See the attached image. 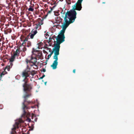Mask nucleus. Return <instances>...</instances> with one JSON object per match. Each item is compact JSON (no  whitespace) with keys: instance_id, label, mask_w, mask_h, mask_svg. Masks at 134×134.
I'll use <instances>...</instances> for the list:
<instances>
[{"instance_id":"1","label":"nucleus","mask_w":134,"mask_h":134,"mask_svg":"<svg viewBox=\"0 0 134 134\" xmlns=\"http://www.w3.org/2000/svg\"><path fill=\"white\" fill-rule=\"evenodd\" d=\"M67 16H68V15H66V16L64 18V22L61 26L62 29L60 31V34L57 37H54L53 38L54 48L53 49L54 51V55L53 59L54 60L52 65H51L53 69H55L57 68L58 64V56L59 54L60 45L61 43L64 41L65 37L64 34L65 30L69 25L74 21V19L73 21H70V19L67 18Z\"/></svg>"},{"instance_id":"2","label":"nucleus","mask_w":134,"mask_h":134,"mask_svg":"<svg viewBox=\"0 0 134 134\" xmlns=\"http://www.w3.org/2000/svg\"><path fill=\"white\" fill-rule=\"evenodd\" d=\"M82 1L83 0H78L77 2L72 6V9L68 12L66 13L65 18L66 16V15H67L68 16H67V18L70 19V21H73L74 19L75 20L76 18V15L75 10H81L82 8L81 3Z\"/></svg>"},{"instance_id":"3","label":"nucleus","mask_w":134,"mask_h":134,"mask_svg":"<svg viewBox=\"0 0 134 134\" xmlns=\"http://www.w3.org/2000/svg\"><path fill=\"white\" fill-rule=\"evenodd\" d=\"M37 58L35 57L34 55L33 54L31 57H29L27 59L26 62L27 63L29 62H31L34 64L37 62Z\"/></svg>"},{"instance_id":"4","label":"nucleus","mask_w":134,"mask_h":134,"mask_svg":"<svg viewBox=\"0 0 134 134\" xmlns=\"http://www.w3.org/2000/svg\"><path fill=\"white\" fill-rule=\"evenodd\" d=\"M30 74V72L28 69L23 71L22 72V76L23 77H25L24 81H25V83H26L27 81L26 79L27 77L29 76Z\"/></svg>"},{"instance_id":"5","label":"nucleus","mask_w":134,"mask_h":134,"mask_svg":"<svg viewBox=\"0 0 134 134\" xmlns=\"http://www.w3.org/2000/svg\"><path fill=\"white\" fill-rule=\"evenodd\" d=\"M15 56H14L13 55L12 56L11 58L9 59L10 60V65H8L7 66L5 69V70L7 69L8 71H9L10 70V69L11 68L13 65V64L12 62L13 61L15 58Z\"/></svg>"},{"instance_id":"6","label":"nucleus","mask_w":134,"mask_h":134,"mask_svg":"<svg viewBox=\"0 0 134 134\" xmlns=\"http://www.w3.org/2000/svg\"><path fill=\"white\" fill-rule=\"evenodd\" d=\"M24 91L26 93L30 91L31 89V87L30 85L25 84L23 86Z\"/></svg>"},{"instance_id":"7","label":"nucleus","mask_w":134,"mask_h":134,"mask_svg":"<svg viewBox=\"0 0 134 134\" xmlns=\"http://www.w3.org/2000/svg\"><path fill=\"white\" fill-rule=\"evenodd\" d=\"M33 54L34 55L35 57L37 58L41 59V57L42 56V53L41 52L38 51H34L33 52Z\"/></svg>"},{"instance_id":"8","label":"nucleus","mask_w":134,"mask_h":134,"mask_svg":"<svg viewBox=\"0 0 134 134\" xmlns=\"http://www.w3.org/2000/svg\"><path fill=\"white\" fill-rule=\"evenodd\" d=\"M18 122H16L15 124L13 125L14 127L12 129V130L13 132H15V130L16 128H18V125L20 123L23 122V121L21 119H19Z\"/></svg>"},{"instance_id":"9","label":"nucleus","mask_w":134,"mask_h":134,"mask_svg":"<svg viewBox=\"0 0 134 134\" xmlns=\"http://www.w3.org/2000/svg\"><path fill=\"white\" fill-rule=\"evenodd\" d=\"M37 32L36 30L33 29L30 33L28 36H30L31 38L33 39L34 36L37 34Z\"/></svg>"},{"instance_id":"10","label":"nucleus","mask_w":134,"mask_h":134,"mask_svg":"<svg viewBox=\"0 0 134 134\" xmlns=\"http://www.w3.org/2000/svg\"><path fill=\"white\" fill-rule=\"evenodd\" d=\"M43 52L44 53L48 54L49 52H51V48L48 47L47 45L43 47Z\"/></svg>"},{"instance_id":"11","label":"nucleus","mask_w":134,"mask_h":134,"mask_svg":"<svg viewBox=\"0 0 134 134\" xmlns=\"http://www.w3.org/2000/svg\"><path fill=\"white\" fill-rule=\"evenodd\" d=\"M20 52L21 51H20V49H19H19H16V51L14 52V55L15 56L18 55H19Z\"/></svg>"},{"instance_id":"12","label":"nucleus","mask_w":134,"mask_h":134,"mask_svg":"<svg viewBox=\"0 0 134 134\" xmlns=\"http://www.w3.org/2000/svg\"><path fill=\"white\" fill-rule=\"evenodd\" d=\"M43 43L42 42H40L37 44L38 48L39 49H41L43 48Z\"/></svg>"},{"instance_id":"13","label":"nucleus","mask_w":134,"mask_h":134,"mask_svg":"<svg viewBox=\"0 0 134 134\" xmlns=\"http://www.w3.org/2000/svg\"><path fill=\"white\" fill-rule=\"evenodd\" d=\"M29 8L28 9L29 11L33 12L34 10V4L31 5L29 6Z\"/></svg>"},{"instance_id":"14","label":"nucleus","mask_w":134,"mask_h":134,"mask_svg":"<svg viewBox=\"0 0 134 134\" xmlns=\"http://www.w3.org/2000/svg\"><path fill=\"white\" fill-rule=\"evenodd\" d=\"M19 49H20L21 51H26V48L24 46H21L19 47Z\"/></svg>"},{"instance_id":"15","label":"nucleus","mask_w":134,"mask_h":134,"mask_svg":"<svg viewBox=\"0 0 134 134\" xmlns=\"http://www.w3.org/2000/svg\"><path fill=\"white\" fill-rule=\"evenodd\" d=\"M51 53L48 55V59H49L53 53V51H52Z\"/></svg>"},{"instance_id":"16","label":"nucleus","mask_w":134,"mask_h":134,"mask_svg":"<svg viewBox=\"0 0 134 134\" xmlns=\"http://www.w3.org/2000/svg\"><path fill=\"white\" fill-rule=\"evenodd\" d=\"M26 113L25 112V111H24V113L21 116L22 117H24L25 116H26Z\"/></svg>"},{"instance_id":"17","label":"nucleus","mask_w":134,"mask_h":134,"mask_svg":"<svg viewBox=\"0 0 134 134\" xmlns=\"http://www.w3.org/2000/svg\"><path fill=\"white\" fill-rule=\"evenodd\" d=\"M31 45V42H30L28 41L27 42V46L28 47H29Z\"/></svg>"},{"instance_id":"18","label":"nucleus","mask_w":134,"mask_h":134,"mask_svg":"<svg viewBox=\"0 0 134 134\" xmlns=\"http://www.w3.org/2000/svg\"><path fill=\"white\" fill-rule=\"evenodd\" d=\"M27 38H26L24 40L23 42L22 43V44H23L24 43H25L27 41Z\"/></svg>"},{"instance_id":"19","label":"nucleus","mask_w":134,"mask_h":134,"mask_svg":"<svg viewBox=\"0 0 134 134\" xmlns=\"http://www.w3.org/2000/svg\"><path fill=\"white\" fill-rule=\"evenodd\" d=\"M26 120L29 122H30L31 121V119L30 118H28V117H27Z\"/></svg>"},{"instance_id":"20","label":"nucleus","mask_w":134,"mask_h":134,"mask_svg":"<svg viewBox=\"0 0 134 134\" xmlns=\"http://www.w3.org/2000/svg\"><path fill=\"white\" fill-rule=\"evenodd\" d=\"M30 95H29V94H27V95H25L24 96V98H25L27 97H29Z\"/></svg>"},{"instance_id":"21","label":"nucleus","mask_w":134,"mask_h":134,"mask_svg":"<svg viewBox=\"0 0 134 134\" xmlns=\"http://www.w3.org/2000/svg\"><path fill=\"white\" fill-rule=\"evenodd\" d=\"M23 104V105H24V107H23V109H24L26 107V106L25 105H24V103Z\"/></svg>"},{"instance_id":"22","label":"nucleus","mask_w":134,"mask_h":134,"mask_svg":"<svg viewBox=\"0 0 134 134\" xmlns=\"http://www.w3.org/2000/svg\"><path fill=\"white\" fill-rule=\"evenodd\" d=\"M45 76L44 75L42 77H41V79H42L43 78L44 76Z\"/></svg>"},{"instance_id":"23","label":"nucleus","mask_w":134,"mask_h":134,"mask_svg":"<svg viewBox=\"0 0 134 134\" xmlns=\"http://www.w3.org/2000/svg\"><path fill=\"white\" fill-rule=\"evenodd\" d=\"M52 11V9H51V10L50 11H49L48 13H50Z\"/></svg>"},{"instance_id":"24","label":"nucleus","mask_w":134,"mask_h":134,"mask_svg":"<svg viewBox=\"0 0 134 134\" xmlns=\"http://www.w3.org/2000/svg\"><path fill=\"white\" fill-rule=\"evenodd\" d=\"M73 72L74 73H75V70L74 69L73 70Z\"/></svg>"},{"instance_id":"25","label":"nucleus","mask_w":134,"mask_h":134,"mask_svg":"<svg viewBox=\"0 0 134 134\" xmlns=\"http://www.w3.org/2000/svg\"><path fill=\"white\" fill-rule=\"evenodd\" d=\"M4 73V72H3L1 74V75H4L5 74V73Z\"/></svg>"},{"instance_id":"26","label":"nucleus","mask_w":134,"mask_h":134,"mask_svg":"<svg viewBox=\"0 0 134 134\" xmlns=\"http://www.w3.org/2000/svg\"><path fill=\"white\" fill-rule=\"evenodd\" d=\"M43 72H45L46 71V70L45 69H43Z\"/></svg>"}]
</instances>
